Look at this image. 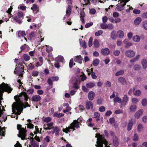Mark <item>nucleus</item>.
I'll list each match as a JSON object with an SVG mask.
<instances>
[{"mask_svg": "<svg viewBox=\"0 0 147 147\" xmlns=\"http://www.w3.org/2000/svg\"><path fill=\"white\" fill-rule=\"evenodd\" d=\"M124 73V71L123 70H121L117 72L115 74L116 76H118L119 75H122Z\"/></svg>", "mask_w": 147, "mask_h": 147, "instance_id": "37998d69", "label": "nucleus"}, {"mask_svg": "<svg viewBox=\"0 0 147 147\" xmlns=\"http://www.w3.org/2000/svg\"><path fill=\"white\" fill-rule=\"evenodd\" d=\"M34 68V66L32 63H30L28 65V68L29 69H32Z\"/></svg>", "mask_w": 147, "mask_h": 147, "instance_id": "bf43d9fd", "label": "nucleus"}, {"mask_svg": "<svg viewBox=\"0 0 147 147\" xmlns=\"http://www.w3.org/2000/svg\"><path fill=\"white\" fill-rule=\"evenodd\" d=\"M129 109L130 112H135L137 109V106L135 105H132L130 106Z\"/></svg>", "mask_w": 147, "mask_h": 147, "instance_id": "b1692460", "label": "nucleus"}, {"mask_svg": "<svg viewBox=\"0 0 147 147\" xmlns=\"http://www.w3.org/2000/svg\"><path fill=\"white\" fill-rule=\"evenodd\" d=\"M133 45V43L131 42H129L126 43L125 45V47L126 48H128L130 47Z\"/></svg>", "mask_w": 147, "mask_h": 147, "instance_id": "6e6d98bb", "label": "nucleus"}, {"mask_svg": "<svg viewBox=\"0 0 147 147\" xmlns=\"http://www.w3.org/2000/svg\"><path fill=\"white\" fill-rule=\"evenodd\" d=\"M71 7L70 5H69L66 12V15L68 17L70 15L71 12Z\"/></svg>", "mask_w": 147, "mask_h": 147, "instance_id": "4be33fe9", "label": "nucleus"}, {"mask_svg": "<svg viewBox=\"0 0 147 147\" xmlns=\"http://www.w3.org/2000/svg\"><path fill=\"white\" fill-rule=\"evenodd\" d=\"M5 128H1L0 129V139L2 138V136H4L5 134Z\"/></svg>", "mask_w": 147, "mask_h": 147, "instance_id": "cd10ccee", "label": "nucleus"}, {"mask_svg": "<svg viewBox=\"0 0 147 147\" xmlns=\"http://www.w3.org/2000/svg\"><path fill=\"white\" fill-rule=\"evenodd\" d=\"M74 60L75 62L79 63H81L82 60V58L80 55L77 56L75 57Z\"/></svg>", "mask_w": 147, "mask_h": 147, "instance_id": "6ab92c4d", "label": "nucleus"}, {"mask_svg": "<svg viewBox=\"0 0 147 147\" xmlns=\"http://www.w3.org/2000/svg\"><path fill=\"white\" fill-rule=\"evenodd\" d=\"M85 2H86V5H87L88 3H90V1L91 2L93 3H95L97 1V0H84Z\"/></svg>", "mask_w": 147, "mask_h": 147, "instance_id": "e433bc0d", "label": "nucleus"}, {"mask_svg": "<svg viewBox=\"0 0 147 147\" xmlns=\"http://www.w3.org/2000/svg\"><path fill=\"white\" fill-rule=\"evenodd\" d=\"M143 129V126L141 124H139L137 126V130L138 132L142 131Z\"/></svg>", "mask_w": 147, "mask_h": 147, "instance_id": "473e14b6", "label": "nucleus"}, {"mask_svg": "<svg viewBox=\"0 0 147 147\" xmlns=\"http://www.w3.org/2000/svg\"><path fill=\"white\" fill-rule=\"evenodd\" d=\"M18 35L19 37H20L21 36L22 37H25L26 36V34L24 31H20L18 32Z\"/></svg>", "mask_w": 147, "mask_h": 147, "instance_id": "7c9ffc66", "label": "nucleus"}, {"mask_svg": "<svg viewBox=\"0 0 147 147\" xmlns=\"http://www.w3.org/2000/svg\"><path fill=\"white\" fill-rule=\"evenodd\" d=\"M95 84L94 82H89L87 84L86 86L88 88H91L95 86Z\"/></svg>", "mask_w": 147, "mask_h": 147, "instance_id": "c756f323", "label": "nucleus"}, {"mask_svg": "<svg viewBox=\"0 0 147 147\" xmlns=\"http://www.w3.org/2000/svg\"><path fill=\"white\" fill-rule=\"evenodd\" d=\"M18 100L20 102H22L24 99L26 101H27L28 97L27 94L25 92H22L20 94L18 97Z\"/></svg>", "mask_w": 147, "mask_h": 147, "instance_id": "0eeeda50", "label": "nucleus"}, {"mask_svg": "<svg viewBox=\"0 0 147 147\" xmlns=\"http://www.w3.org/2000/svg\"><path fill=\"white\" fill-rule=\"evenodd\" d=\"M99 61L98 59H95L93 60L92 63L93 65L94 66H97L98 65Z\"/></svg>", "mask_w": 147, "mask_h": 147, "instance_id": "58836bf2", "label": "nucleus"}, {"mask_svg": "<svg viewBox=\"0 0 147 147\" xmlns=\"http://www.w3.org/2000/svg\"><path fill=\"white\" fill-rule=\"evenodd\" d=\"M75 63L73 62V59H71L69 62V67L70 68L72 67L73 65H74Z\"/></svg>", "mask_w": 147, "mask_h": 147, "instance_id": "603ef678", "label": "nucleus"}, {"mask_svg": "<svg viewBox=\"0 0 147 147\" xmlns=\"http://www.w3.org/2000/svg\"><path fill=\"white\" fill-rule=\"evenodd\" d=\"M141 103L143 106H145L147 105V99L144 98L142 100Z\"/></svg>", "mask_w": 147, "mask_h": 147, "instance_id": "4c0bfd02", "label": "nucleus"}, {"mask_svg": "<svg viewBox=\"0 0 147 147\" xmlns=\"http://www.w3.org/2000/svg\"><path fill=\"white\" fill-rule=\"evenodd\" d=\"M39 72L38 71H34L32 72V76L34 77H36L38 76Z\"/></svg>", "mask_w": 147, "mask_h": 147, "instance_id": "a18cd8bd", "label": "nucleus"}, {"mask_svg": "<svg viewBox=\"0 0 147 147\" xmlns=\"http://www.w3.org/2000/svg\"><path fill=\"white\" fill-rule=\"evenodd\" d=\"M23 57L24 60L25 61H27L30 59V57L29 56L26 54H24L23 55Z\"/></svg>", "mask_w": 147, "mask_h": 147, "instance_id": "864d4df0", "label": "nucleus"}, {"mask_svg": "<svg viewBox=\"0 0 147 147\" xmlns=\"http://www.w3.org/2000/svg\"><path fill=\"white\" fill-rule=\"evenodd\" d=\"M95 95V93L92 91L88 93V99L90 100H92Z\"/></svg>", "mask_w": 147, "mask_h": 147, "instance_id": "2eb2a0df", "label": "nucleus"}, {"mask_svg": "<svg viewBox=\"0 0 147 147\" xmlns=\"http://www.w3.org/2000/svg\"><path fill=\"white\" fill-rule=\"evenodd\" d=\"M125 56L127 57L132 58L135 56V53L132 49H128L125 51Z\"/></svg>", "mask_w": 147, "mask_h": 147, "instance_id": "1a4fd4ad", "label": "nucleus"}, {"mask_svg": "<svg viewBox=\"0 0 147 147\" xmlns=\"http://www.w3.org/2000/svg\"><path fill=\"white\" fill-rule=\"evenodd\" d=\"M134 94L136 96H139L141 93V92L139 90H135V88L133 89Z\"/></svg>", "mask_w": 147, "mask_h": 147, "instance_id": "393cba45", "label": "nucleus"}, {"mask_svg": "<svg viewBox=\"0 0 147 147\" xmlns=\"http://www.w3.org/2000/svg\"><path fill=\"white\" fill-rule=\"evenodd\" d=\"M100 114L98 112H95L94 113V118H96L100 117Z\"/></svg>", "mask_w": 147, "mask_h": 147, "instance_id": "e2e57ef3", "label": "nucleus"}, {"mask_svg": "<svg viewBox=\"0 0 147 147\" xmlns=\"http://www.w3.org/2000/svg\"><path fill=\"white\" fill-rule=\"evenodd\" d=\"M41 98L38 95L36 94L32 96V100L34 102H38L41 100Z\"/></svg>", "mask_w": 147, "mask_h": 147, "instance_id": "ddd939ff", "label": "nucleus"}, {"mask_svg": "<svg viewBox=\"0 0 147 147\" xmlns=\"http://www.w3.org/2000/svg\"><path fill=\"white\" fill-rule=\"evenodd\" d=\"M141 17L145 19L147 18V12H146L142 14Z\"/></svg>", "mask_w": 147, "mask_h": 147, "instance_id": "774afa93", "label": "nucleus"}, {"mask_svg": "<svg viewBox=\"0 0 147 147\" xmlns=\"http://www.w3.org/2000/svg\"><path fill=\"white\" fill-rule=\"evenodd\" d=\"M130 0H119L118 2V4L117 5V7L116 8V11H121L124 9V6L125 5L126 3L128 2Z\"/></svg>", "mask_w": 147, "mask_h": 147, "instance_id": "39448f33", "label": "nucleus"}, {"mask_svg": "<svg viewBox=\"0 0 147 147\" xmlns=\"http://www.w3.org/2000/svg\"><path fill=\"white\" fill-rule=\"evenodd\" d=\"M95 137L97 138L96 144L95 146L97 147H103V144L105 145V147H110L108 146V143L105 138L103 135H100L99 134H96Z\"/></svg>", "mask_w": 147, "mask_h": 147, "instance_id": "f257e3e1", "label": "nucleus"}, {"mask_svg": "<svg viewBox=\"0 0 147 147\" xmlns=\"http://www.w3.org/2000/svg\"><path fill=\"white\" fill-rule=\"evenodd\" d=\"M113 144L115 146H117L119 144V142L118 141L117 138L115 136H113Z\"/></svg>", "mask_w": 147, "mask_h": 147, "instance_id": "a211bd4d", "label": "nucleus"}, {"mask_svg": "<svg viewBox=\"0 0 147 147\" xmlns=\"http://www.w3.org/2000/svg\"><path fill=\"white\" fill-rule=\"evenodd\" d=\"M113 54L116 56H118L120 53V51L119 50H115L113 51Z\"/></svg>", "mask_w": 147, "mask_h": 147, "instance_id": "f704fd0d", "label": "nucleus"}, {"mask_svg": "<svg viewBox=\"0 0 147 147\" xmlns=\"http://www.w3.org/2000/svg\"><path fill=\"white\" fill-rule=\"evenodd\" d=\"M71 109V108L70 107H66V109L63 111V112L64 113H66L67 112H68L70 111Z\"/></svg>", "mask_w": 147, "mask_h": 147, "instance_id": "052dcab7", "label": "nucleus"}, {"mask_svg": "<svg viewBox=\"0 0 147 147\" xmlns=\"http://www.w3.org/2000/svg\"><path fill=\"white\" fill-rule=\"evenodd\" d=\"M113 16L114 18H117L119 16V13L116 12H113Z\"/></svg>", "mask_w": 147, "mask_h": 147, "instance_id": "69168bd1", "label": "nucleus"}, {"mask_svg": "<svg viewBox=\"0 0 147 147\" xmlns=\"http://www.w3.org/2000/svg\"><path fill=\"white\" fill-rule=\"evenodd\" d=\"M141 66L140 65L138 64H135L133 67L135 71H139L141 69Z\"/></svg>", "mask_w": 147, "mask_h": 147, "instance_id": "2f4dec72", "label": "nucleus"}, {"mask_svg": "<svg viewBox=\"0 0 147 147\" xmlns=\"http://www.w3.org/2000/svg\"><path fill=\"white\" fill-rule=\"evenodd\" d=\"M51 118L50 117H47L45 118L44 119V121L47 123L51 121Z\"/></svg>", "mask_w": 147, "mask_h": 147, "instance_id": "680f3d73", "label": "nucleus"}, {"mask_svg": "<svg viewBox=\"0 0 147 147\" xmlns=\"http://www.w3.org/2000/svg\"><path fill=\"white\" fill-rule=\"evenodd\" d=\"M79 127V122H78V120H74L68 127H66L65 129H63V131L67 133L70 131V129H72L73 131H74L75 130V128L78 129Z\"/></svg>", "mask_w": 147, "mask_h": 147, "instance_id": "f03ea898", "label": "nucleus"}, {"mask_svg": "<svg viewBox=\"0 0 147 147\" xmlns=\"http://www.w3.org/2000/svg\"><path fill=\"white\" fill-rule=\"evenodd\" d=\"M133 39L134 42H138L140 40V38L138 35H136L133 37Z\"/></svg>", "mask_w": 147, "mask_h": 147, "instance_id": "c85d7f7f", "label": "nucleus"}, {"mask_svg": "<svg viewBox=\"0 0 147 147\" xmlns=\"http://www.w3.org/2000/svg\"><path fill=\"white\" fill-rule=\"evenodd\" d=\"M103 32L102 30H100L95 32V34L96 36H98L100 35Z\"/></svg>", "mask_w": 147, "mask_h": 147, "instance_id": "5fc2aeb1", "label": "nucleus"}, {"mask_svg": "<svg viewBox=\"0 0 147 147\" xmlns=\"http://www.w3.org/2000/svg\"><path fill=\"white\" fill-rule=\"evenodd\" d=\"M17 15L18 17L17 16H14L12 18L14 20L16 21L17 22L20 24L22 23V20L20 19V18L23 17L24 15L22 12L20 11L18 12Z\"/></svg>", "mask_w": 147, "mask_h": 147, "instance_id": "6e6552de", "label": "nucleus"}, {"mask_svg": "<svg viewBox=\"0 0 147 147\" xmlns=\"http://www.w3.org/2000/svg\"><path fill=\"white\" fill-rule=\"evenodd\" d=\"M142 20L141 18L138 17H137L134 21V24L135 25H138L140 24Z\"/></svg>", "mask_w": 147, "mask_h": 147, "instance_id": "412c9836", "label": "nucleus"}, {"mask_svg": "<svg viewBox=\"0 0 147 147\" xmlns=\"http://www.w3.org/2000/svg\"><path fill=\"white\" fill-rule=\"evenodd\" d=\"M128 99V98L127 95H125L124 96L123 98V100L121 102V105H120L121 108H122L126 105Z\"/></svg>", "mask_w": 147, "mask_h": 147, "instance_id": "f8f14e48", "label": "nucleus"}, {"mask_svg": "<svg viewBox=\"0 0 147 147\" xmlns=\"http://www.w3.org/2000/svg\"><path fill=\"white\" fill-rule=\"evenodd\" d=\"M45 46L47 47V48L46 49V51L47 52H49L52 51L53 48L52 47H50L49 46H48L47 45H45Z\"/></svg>", "mask_w": 147, "mask_h": 147, "instance_id": "de8ad7c7", "label": "nucleus"}, {"mask_svg": "<svg viewBox=\"0 0 147 147\" xmlns=\"http://www.w3.org/2000/svg\"><path fill=\"white\" fill-rule=\"evenodd\" d=\"M101 52L102 54L104 55H107L110 53L109 50L108 48L102 49Z\"/></svg>", "mask_w": 147, "mask_h": 147, "instance_id": "f3484780", "label": "nucleus"}, {"mask_svg": "<svg viewBox=\"0 0 147 147\" xmlns=\"http://www.w3.org/2000/svg\"><path fill=\"white\" fill-rule=\"evenodd\" d=\"M52 129L53 130L52 133L54 134L55 133V136H58L59 134L60 128L57 126H55L53 127Z\"/></svg>", "mask_w": 147, "mask_h": 147, "instance_id": "9d476101", "label": "nucleus"}, {"mask_svg": "<svg viewBox=\"0 0 147 147\" xmlns=\"http://www.w3.org/2000/svg\"><path fill=\"white\" fill-rule=\"evenodd\" d=\"M27 121L28 122H29V123L27 124V127L30 128H32L33 127V124L30 123L31 121L30 120L28 119Z\"/></svg>", "mask_w": 147, "mask_h": 147, "instance_id": "c03bdc74", "label": "nucleus"}, {"mask_svg": "<svg viewBox=\"0 0 147 147\" xmlns=\"http://www.w3.org/2000/svg\"><path fill=\"white\" fill-rule=\"evenodd\" d=\"M31 9L34 12L37 11L38 9V7L35 4H33L32 5V6L31 7Z\"/></svg>", "mask_w": 147, "mask_h": 147, "instance_id": "09e8293b", "label": "nucleus"}, {"mask_svg": "<svg viewBox=\"0 0 147 147\" xmlns=\"http://www.w3.org/2000/svg\"><path fill=\"white\" fill-rule=\"evenodd\" d=\"M143 27L146 30H147V21H144L142 23Z\"/></svg>", "mask_w": 147, "mask_h": 147, "instance_id": "a19ab883", "label": "nucleus"}, {"mask_svg": "<svg viewBox=\"0 0 147 147\" xmlns=\"http://www.w3.org/2000/svg\"><path fill=\"white\" fill-rule=\"evenodd\" d=\"M139 139L138 136L136 134H135L134 136L133 137V140L135 141H137Z\"/></svg>", "mask_w": 147, "mask_h": 147, "instance_id": "3c124183", "label": "nucleus"}, {"mask_svg": "<svg viewBox=\"0 0 147 147\" xmlns=\"http://www.w3.org/2000/svg\"><path fill=\"white\" fill-rule=\"evenodd\" d=\"M17 128L19 131V134H18V136L21 138V139L24 140L26 139V131L24 128L22 127L20 124H18Z\"/></svg>", "mask_w": 147, "mask_h": 147, "instance_id": "7ed1b4c3", "label": "nucleus"}, {"mask_svg": "<svg viewBox=\"0 0 147 147\" xmlns=\"http://www.w3.org/2000/svg\"><path fill=\"white\" fill-rule=\"evenodd\" d=\"M143 110L140 109L137 111L134 114V117L136 119H138L143 114Z\"/></svg>", "mask_w": 147, "mask_h": 147, "instance_id": "9b49d317", "label": "nucleus"}, {"mask_svg": "<svg viewBox=\"0 0 147 147\" xmlns=\"http://www.w3.org/2000/svg\"><path fill=\"white\" fill-rule=\"evenodd\" d=\"M80 84V82L77 81L75 82L73 84V87L74 88L76 89H77L79 88V85Z\"/></svg>", "mask_w": 147, "mask_h": 147, "instance_id": "c9c22d12", "label": "nucleus"}, {"mask_svg": "<svg viewBox=\"0 0 147 147\" xmlns=\"http://www.w3.org/2000/svg\"><path fill=\"white\" fill-rule=\"evenodd\" d=\"M17 65H16V68L14 70L15 74H17L19 76H22V73L24 72L23 66L20 64H18L17 67Z\"/></svg>", "mask_w": 147, "mask_h": 147, "instance_id": "423d86ee", "label": "nucleus"}, {"mask_svg": "<svg viewBox=\"0 0 147 147\" xmlns=\"http://www.w3.org/2000/svg\"><path fill=\"white\" fill-rule=\"evenodd\" d=\"M141 11L138 9H135L133 10V13L135 14H139L140 13Z\"/></svg>", "mask_w": 147, "mask_h": 147, "instance_id": "0e129e2a", "label": "nucleus"}, {"mask_svg": "<svg viewBox=\"0 0 147 147\" xmlns=\"http://www.w3.org/2000/svg\"><path fill=\"white\" fill-rule=\"evenodd\" d=\"M133 125V122L131 121H130L128 123L127 125V129L128 131H129L131 129Z\"/></svg>", "mask_w": 147, "mask_h": 147, "instance_id": "a878e982", "label": "nucleus"}, {"mask_svg": "<svg viewBox=\"0 0 147 147\" xmlns=\"http://www.w3.org/2000/svg\"><path fill=\"white\" fill-rule=\"evenodd\" d=\"M86 108L87 109H92L93 107V105L92 102L90 101L87 100L86 102Z\"/></svg>", "mask_w": 147, "mask_h": 147, "instance_id": "4468645a", "label": "nucleus"}, {"mask_svg": "<svg viewBox=\"0 0 147 147\" xmlns=\"http://www.w3.org/2000/svg\"><path fill=\"white\" fill-rule=\"evenodd\" d=\"M131 102L133 104H137L139 102V100L137 98H133L131 99Z\"/></svg>", "mask_w": 147, "mask_h": 147, "instance_id": "79ce46f5", "label": "nucleus"}, {"mask_svg": "<svg viewBox=\"0 0 147 147\" xmlns=\"http://www.w3.org/2000/svg\"><path fill=\"white\" fill-rule=\"evenodd\" d=\"M98 110L100 112H103L105 111V108L104 106H101L99 108Z\"/></svg>", "mask_w": 147, "mask_h": 147, "instance_id": "13d9d810", "label": "nucleus"}, {"mask_svg": "<svg viewBox=\"0 0 147 147\" xmlns=\"http://www.w3.org/2000/svg\"><path fill=\"white\" fill-rule=\"evenodd\" d=\"M118 81L120 83L123 85H125L126 84V81L125 79L122 77H120L118 79Z\"/></svg>", "mask_w": 147, "mask_h": 147, "instance_id": "5701e85b", "label": "nucleus"}, {"mask_svg": "<svg viewBox=\"0 0 147 147\" xmlns=\"http://www.w3.org/2000/svg\"><path fill=\"white\" fill-rule=\"evenodd\" d=\"M100 26L102 29H107V24H106L101 23L100 24Z\"/></svg>", "mask_w": 147, "mask_h": 147, "instance_id": "8fccbe9b", "label": "nucleus"}, {"mask_svg": "<svg viewBox=\"0 0 147 147\" xmlns=\"http://www.w3.org/2000/svg\"><path fill=\"white\" fill-rule=\"evenodd\" d=\"M93 38L92 37H90L88 41V46L89 47H91L92 45V41Z\"/></svg>", "mask_w": 147, "mask_h": 147, "instance_id": "49530a36", "label": "nucleus"}, {"mask_svg": "<svg viewBox=\"0 0 147 147\" xmlns=\"http://www.w3.org/2000/svg\"><path fill=\"white\" fill-rule=\"evenodd\" d=\"M114 102H117L118 103H121V99L118 97H116L114 99Z\"/></svg>", "mask_w": 147, "mask_h": 147, "instance_id": "ea45409f", "label": "nucleus"}, {"mask_svg": "<svg viewBox=\"0 0 147 147\" xmlns=\"http://www.w3.org/2000/svg\"><path fill=\"white\" fill-rule=\"evenodd\" d=\"M63 57L61 56H59L55 58V60L57 62H63Z\"/></svg>", "mask_w": 147, "mask_h": 147, "instance_id": "bb28decb", "label": "nucleus"}, {"mask_svg": "<svg viewBox=\"0 0 147 147\" xmlns=\"http://www.w3.org/2000/svg\"><path fill=\"white\" fill-rule=\"evenodd\" d=\"M12 111L13 113H16V110L17 112L16 113L18 115H20L23 110L22 106L21 104H17L14 103L12 105Z\"/></svg>", "mask_w": 147, "mask_h": 147, "instance_id": "20e7f679", "label": "nucleus"}, {"mask_svg": "<svg viewBox=\"0 0 147 147\" xmlns=\"http://www.w3.org/2000/svg\"><path fill=\"white\" fill-rule=\"evenodd\" d=\"M102 21L103 23H105L107 22L108 20V18L107 16H104L102 18Z\"/></svg>", "mask_w": 147, "mask_h": 147, "instance_id": "338daca9", "label": "nucleus"}, {"mask_svg": "<svg viewBox=\"0 0 147 147\" xmlns=\"http://www.w3.org/2000/svg\"><path fill=\"white\" fill-rule=\"evenodd\" d=\"M141 63L143 69H145L147 68V61L146 59H142L141 61Z\"/></svg>", "mask_w": 147, "mask_h": 147, "instance_id": "aec40b11", "label": "nucleus"}, {"mask_svg": "<svg viewBox=\"0 0 147 147\" xmlns=\"http://www.w3.org/2000/svg\"><path fill=\"white\" fill-rule=\"evenodd\" d=\"M114 28L113 25L111 24H107V28L108 29H112Z\"/></svg>", "mask_w": 147, "mask_h": 147, "instance_id": "4d7b16f0", "label": "nucleus"}, {"mask_svg": "<svg viewBox=\"0 0 147 147\" xmlns=\"http://www.w3.org/2000/svg\"><path fill=\"white\" fill-rule=\"evenodd\" d=\"M117 36L120 38H122L124 36L123 32L121 30H118L117 32Z\"/></svg>", "mask_w": 147, "mask_h": 147, "instance_id": "dca6fc26", "label": "nucleus"}, {"mask_svg": "<svg viewBox=\"0 0 147 147\" xmlns=\"http://www.w3.org/2000/svg\"><path fill=\"white\" fill-rule=\"evenodd\" d=\"M93 44L95 48H98L99 46V43L98 40L97 39L94 40Z\"/></svg>", "mask_w": 147, "mask_h": 147, "instance_id": "72a5a7b5", "label": "nucleus"}]
</instances>
